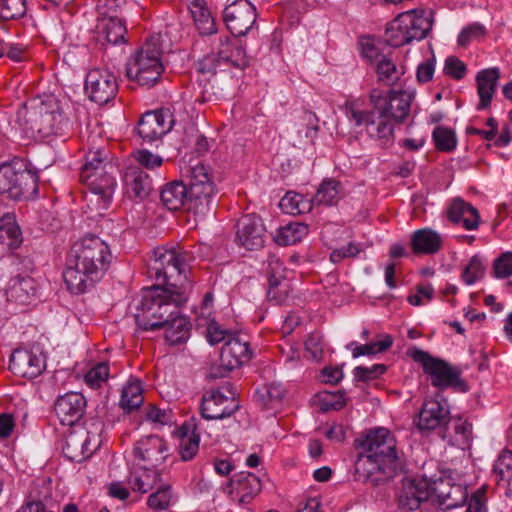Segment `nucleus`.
Wrapping results in <instances>:
<instances>
[{
	"label": "nucleus",
	"mask_w": 512,
	"mask_h": 512,
	"mask_svg": "<svg viewBox=\"0 0 512 512\" xmlns=\"http://www.w3.org/2000/svg\"><path fill=\"white\" fill-rule=\"evenodd\" d=\"M431 497L430 480L427 478H405L397 493V505L402 512H411Z\"/></svg>",
	"instance_id": "obj_17"
},
{
	"label": "nucleus",
	"mask_w": 512,
	"mask_h": 512,
	"mask_svg": "<svg viewBox=\"0 0 512 512\" xmlns=\"http://www.w3.org/2000/svg\"><path fill=\"white\" fill-rule=\"evenodd\" d=\"M233 334L234 333L224 329L215 320H211L207 325L206 338L211 345L218 344L222 341L226 342V340H228Z\"/></svg>",
	"instance_id": "obj_57"
},
{
	"label": "nucleus",
	"mask_w": 512,
	"mask_h": 512,
	"mask_svg": "<svg viewBox=\"0 0 512 512\" xmlns=\"http://www.w3.org/2000/svg\"><path fill=\"white\" fill-rule=\"evenodd\" d=\"M485 271V265L478 255L471 257L468 265L464 268L462 279L467 285L474 284L477 280L482 278Z\"/></svg>",
	"instance_id": "obj_53"
},
{
	"label": "nucleus",
	"mask_w": 512,
	"mask_h": 512,
	"mask_svg": "<svg viewBox=\"0 0 512 512\" xmlns=\"http://www.w3.org/2000/svg\"><path fill=\"white\" fill-rule=\"evenodd\" d=\"M1 55H5L14 62H23L28 59L27 47L18 43H6L1 46Z\"/></svg>",
	"instance_id": "obj_59"
},
{
	"label": "nucleus",
	"mask_w": 512,
	"mask_h": 512,
	"mask_svg": "<svg viewBox=\"0 0 512 512\" xmlns=\"http://www.w3.org/2000/svg\"><path fill=\"white\" fill-rule=\"evenodd\" d=\"M363 55L371 63H375L378 81L388 86H393L400 82L404 75V70L402 67H397L388 55L381 54L374 45L369 44L363 48Z\"/></svg>",
	"instance_id": "obj_24"
},
{
	"label": "nucleus",
	"mask_w": 512,
	"mask_h": 512,
	"mask_svg": "<svg viewBox=\"0 0 512 512\" xmlns=\"http://www.w3.org/2000/svg\"><path fill=\"white\" fill-rule=\"evenodd\" d=\"M117 168L109 160L108 151L98 148L89 150L81 168L80 179L90 190L98 210H105L112 201L116 186Z\"/></svg>",
	"instance_id": "obj_4"
},
{
	"label": "nucleus",
	"mask_w": 512,
	"mask_h": 512,
	"mask_svg": "<svg viewBox=\"0 0 512 512\" xmlns=\"http://www.w3.org/2000/svg\"><path fill=\"white\" fill-rule=\"evenodd\" d=\"M363 251L364 247L362 244L349 242L346 246L334 249L330 254V261L337 264L344 259L355 258Z\"/></svg>",
	"instance_id": "obj_54"
},
{
	"label": "nucleus",
	"mask_w": 512,
	"mask_h": 512,
	"mask_svg": "<svg viewBox=\"0 0 512 512\" xmlns=\"http://www.w3.org/2000/svg\"><path fill=\"white\" fill-rule=\"evenodd\" d=\"M239 407L232 386L227 384L204 393L200 412L206 420H220L233 415Z\"/></svg>",
	"instance_id": "obj_14"
},
{
	"label": "nucleus",
	"mask_w": 512,
	"mask_h": 512,
	"mask_svg": "<svg viewBox=\"0 0 512 512\" xmlns=\"http://www.w3.org/2000/svg\"><path fill=\"white\" fill-rule=\"evenodd\" d=\"M433 20L424 11L410 10L399 14L385 31V41L392 47L424 39L431 31Z\"/></svg>",
	"instance_id": "obj_7"
},
{
	"label": "nucleus",
	"mask_w": 512,
	"mask_h": 512,
	"mask_svg": "<svg viewBox=\"0 0 512 512\" xmlns=\"http://www.w3.org/2000/svg\"><path fill=\"white\" fill-rule=\"evenodd\" d=\"M199 450V437L196 435L183 437L179 446L180 457L183 461L191 460Z\"/></svg>",
	"instance_id": "obj_60"
},
{
	"label": "nucleus",
	"mask_w": 512,
	"mask_h": 512,
	"mask_svg": "<svg viewBox=\"0 0 512 512\" xmlns=\"http://www.w3.org/2000/svg\"><path fill=\"white\" fill-rule=\"evenodd\" d=\"M38 191V175L22 162L0 165V193L14 200L28 199Z\"/></svg>",
	"instance_id": "obj_9"
},
{
	"label": "nucleus",
	"mask_w": 512,
	"mask_h": 512,
	"mask_svg": "<svg viewBox=\"0 0 512 512\" xmlns=\"http://www.w3.org/2000/svg\"><path fill=\"white\" fill-rule=\"evenodd\" d=\"M345 405V396L341 391L324 392L321 395V408L324 411L339 410Z\"/></svg>",
	"instance_id": "obj_61"
},
{
	"label": "nucleus",
	"mask_w": 512,
	"mask_h": 512,
	"mask_svg": "<svg viewBox=\"0 0 512 512\" xmlns=\"http://www.w3.org/2000/svg\"><path fill=\"white\" fill-rule=\"evenodd\" d=\"M432 136L438 150L449 152L455 149L456 138L452 130L444 127H436Z\"/></svg>",
	"instance_id": "obj_52"
},
{
	"label": "nucleus",
	"mask_w": 512,
	"mask_h": 512,
	"mask_svg": "<svg viewBox=\"0 0 512 512\" xmlns=\"http://www.w3.org/2000/svg\"><path fill=\"white\" fill-rule=\"evenodd\" d=\"M308 225L300 222L289 223L279 229L276 242L279 245L289 246L300 242L308 234Z\"/></svg>",
	"instance_id": "obj_44"
},
{
	"label": "nucleus",
	"mask_w": 512,
	"mask_h": 512,
	"mask_svg": "<svg viewBox=\"0 0 512 512\" xmlns=\"http://www.w3.org/2000/svg\"><path fill=\"white\" fill-rule=\"evenodd\" d=\"M123 181L127 195L141 200L148 196L152 188L149 175L136 167L126 170Z\"/></svg>",
	"instance_id": "obj_33"
},
{
	"label": "nucleus",
	"mask_w": 512,
	"mask_h": 512,
	"mask_svg": "<svg viewBox=\"0 0 512 512\" xmlns=\"http://www.w3.org/2000/svg\"><path fill=\"white\" fill-rule=\"evenodd\" d=\"M174 119L169 109L149 111L138 122L137 134L147 143L161 139L173 127Z\"/></svg>",
	"instance_id": "obj_18"
},
{
	"label": "nucleus",
	"mask_w": 512,
	"mask_h": 512,
	"mask_svg": "<svg viewBox=\"0 0 512 512\" xmlns=\"http://www.w3.org/2000/svg\"><path fill=\"white\" fill-rule=\"evenodd\" d=\"M266 228L262 219L255 214L242 216L236 224V243L246 250H257L263 247Z\"/></svg>",
	"instance_id": "obj_19"
},
{
	"label": "nucleus",
	"mask_w": 512,
	"mask_h": 512,
	"mask_svg": "<svg viewBox=\"0 0 512 512\" xmlns=\"http://www.w3.org/2000/svg\"><path fill=\"white\" fill-rule=\"evenodd\" d=\"M269 266L271 267V272L267 297L269 300H274L276 303H282L286 300L289 293V284L279 273L280 270H283V263L280 259L273 256L269 260Z\"/></svg>",
	"instance_id": "obj_35"
},
{
	"label": "nucleus",
	"mask_w": 512,
	"mask_h": 512,
	"mask_svg": "<svg viewBox=\"0 0 512 512\" xmlns=\"http://www.w3.org/2000/svg\"><path fill=\"white\" fill-rule=\"evenodd\" d=\"M345 109L348 119L353 121L356 126L365 125L371 138L380 141L382 145L393 141L394 120L377 114L374 109L372 111L359 110L353 103H347Z\"/></svg>",
	"instance_id": "obj_12"
},
{
	"label": "nucleus",
	"mask_w": 512,
	"mask_h": 512,
	"mask_svg": "<svg viewBox=\"0 0 512 512\" xmlns=\"http://www.w3.org/2000/svg\"><path fill=\"white\" fill-rule=\"evenodd\" d=\"M340 188L341 185L338 181L324 180L311 200L312 205L332 206L337 204L340 199Z\"/></svg>",
	"instance_id": "obj_43"
},
{
	"label": "nucleus",
	"mask_w": 512,
	"mask_h": 512,
	"mask_svg": "<svg viewBox=\"0 0 512 512\" xmlns=\"http://www.w3.org/2000/svg\"><path fill=\"white\" fill-rule=\"evenodd\" d=\"M445 426L442 438L447 440L450 445L462 450L470 446L472 440L471 423L462 418H453L448 419V423Z\"/></svg>",
	"instance_id": "obj_30"
},
{
	"label": "nucleus",
	"mask_w": 512,
	"mask_h": 512,
	"mask_svg": "<svg viewBox=\"0 0 512 512\" xmlns=\"http://www.w3.org/2000/svg\"><path fill=\"white\" fill-rule=\"evenodd\" d=\"M188 8L195 28L201 36H210L217 32L215 19L205 0H188Z\"/></svg>",
	"instance_id": "obj_31"
},
{
	"label": "nucleus",
	"mask_w": 512,
	"mask_h": 512,
	"mask_svg": "<svg viewBox=\"0 0 512 512\" xmlns=\"http://www.w3.org/2000/svg\"><path fill=\"white\" fill-rule=\"evenodd\" d=\"M499 78L500 70L497 67L483 69L477 73V93L480 98L478 110H485L490 106Z\"/></svg>",
	"instance_id": "obj_29"
},
{
	"label": "nucleus",
	"mask_w": 512,
	"mask_h": 512,
	"mask_svg": "<svg viewBox=\"0 0 512 512\" xmlns=\"http://www.w3.org/2000/svg\"><path fill=\"white\" fill-rule=\"evenodd\" d=\"M493 275L498 279L512 276V252L502 253L494 260Z\"/></svg>",
	"instance_id": "obj_55"
},
{
	"label": "nucleus",
	"mask_w": 512,
	"mask_h": 512,
	"mask_svg": "<svg viewBox=\"0 0 512 512\" xmlns=\"http://www.w3.org/2000/svg\"><path fill=\"white\" fill-rule=\"evenodd\" d=\"M486 487L477 489L470 497L466 512H487Z\"/></svg>",
	"instance_id": "obj_63"
},
{
	"label": "nucleus",
	"mask_w": 512,
	"mask_h": 512,
	"mask_svg": "<svg viewBox=\"0 0 512 512\" xmlns=\"http://www.w3.org/2000/svg\"><path fill=\"white\" fill-rule=\"evenodd\" d=\"M86 399L81 393L69 392L59 396L54 404L55 413L62 425L73 426L83 416Z\"/></svg>",
	"instance_id": "obj_25"
},
{
	"label": "nucleus",
	"mask_w": 512,
	"mask_h": 512,
	"mask_svg": "<svg viewBox=\"0 0 512 512\" xmlns=\"http://www.w3.org/2000/svg\"><path fill=\"white\" fill-rule=\"evenodd\" d=\"M214 50L224 64H231L240 69L248 65L246 52L235 38H231L228 35L220 36Z\"/></svg>",
	"instance_id": "obj_28"
},
{
	"label": "nucleus",
	"mask_w": 512,
	"mask_h": 512,
	"mask_svg": "<svg viewBox=\"0 0 512 512\" xmlns=\"http://www.w3.org/2000/svg\"><path fill=\"white\" fill-rule=\"evenodd\" d=\"M85 91L91 101L99 105L107 104L118 92L116 76L107 69H91L86 75Z\"/></svg>",
	"instance_id": "obj_16"
},
{
	"label": "nucleus",
	"mask_w": 512,
	"mask_h": 512,
	"mask_svg": "<svg viewBox=\"0 0 512 512\" xmlns=\"http://www.w3.org/2000/svg\"><path fill=\"white\" fill-rule=\"evenodd\" d=\"M285 389L281 383H269L257 389V401L267 410H274L280 407L285 397Z\"/></svg>",
	"instance_id": "obj_41"
},
{
	"label": "nucleus",
	"mask_w": 512,
	"mask_h": 512,
	"mask_svg": "<svg viewBox=\"0 0 512 512\" xmlns=\"http://www.w3.org/2000/svg\"><path fill=\"white\" fill-rule=\"evenodd\" d=\"M127 29L120 18L106 19L99 31L98 41L110 45L126 44Z\"/></svg>",
	"instance_id": "obj_40"
},
{
	"label": "nucleus",
	"mask_w": 512,
	"mask_h": 512,
	"mask_svg": "<svg viewBox=\"0 0 512 512\" xmlns=\"http://www.w3.org/2000/svg\"><path fill=\"white\" fill-rule=\"evenodd\" d=\"M187 195V211L196 216L204 217L215 207L216 187L204 165L192 168Z\"/></svg>",
	"instance_id": "obj_10"
},
{
	"label": "nucleus",
	"mask_w": 512,
	"mask_h": 512,
	"mask_svg": "<svg viewBox=\"0 0 512 512\" xmlns=\"http://www.w3.org/2000/svg\"><path fill=\"white\" fill-rule=\"evenodd\" d=\"M497 481L509 483L512 480V451L503 450L493 466Z\"/></svg>",
	"instance_id": "obj_48"
},
{
	"label": "nucleus",
	"mask_w": 512,
	"mask_h": 512,
	"mask_svg": "<svg viewBox=\"0 0 512 512\" xmlns=\"http://www.w3.org/2000/svg\"><path fill=\"white\" fill-rule=\"evenodd\" d=\"M144 401L143 386L137 379H132L123 387L120 399V406L123 410L130 412L142 405Z\"/></svg>",
	"instance_id": "obj_42"
},
{
	"label": "nucleus",
	"mask_w": 512,
	"mask_h": 512,
	"mask_svg": "<svg viewBox=\"0 0 512 512\" xmlns=\"http://www.w3.org/2000/svg\"><path fill=\"white\" fill-rule=\"evenodd\" d=\"M8 296L15 301L25 304L29 302L30 296L35 294L30 278H18L12 280L7 292Z\"/></svg>",
	"instance_id": "obj_46"
},
{
	"label": "nucleus",
	"mask_w": 512,
	"mask_h": 512,
	"mask_svg": "<svg viewBox=\"0 0 512 512\" xmlns=\"http://www.w3.org/2000/svg\"><path fill=\"white\" fill-rule=\"evenodd\" d=\"M448 419L449 410L444 404L435 399H427L418 413L415 424L420 431L429 432L446 425Z\"/></svg>",
	"instance_id": "obj_26"
},
{
	"label": "nucleus",
	"mask_w": 512,
	"mask_h": 512,
	"mask_svg": "<svg viewBox=\"0 0 512 512\" xmlns=\"http://www.w3.org/2000/svg\"><path fill=\"white\" fill-rule=\"evenodd\" d=\"M46 367L45 357L40 351L16 349L10 358L9 368L23 378L33 379Z\"/></svg>",
	"instance_id": "obj_20"
},
{
	"label": "nucleus",
	"mask_w": 512,
	"mask_h": 512,
	"mask_svg": "<svg viewBox=\"0 0 512 512\" xmlns=\"http://www.w3.org/2000/svg\"><path fill=\"white\" fill-rule=\"evenodd\" d=\"M188 185L182 181H173L165 185L161 191L163 205L171 211L187 210Z\"/></svg>",
	"instance_id": "obj_36"
},
{
	"label": "nucleus",
	"mask_w": 512,
	"mask_h": 512,
	"mask_svg": "<svg viewBox=\"0 0 512 512\" xmlns=\"http://www.w3.org/2000/svg\"><path fill=\"white\" fill-rule=\"evenodd\" d=\"M152 468L144 465L131 471L128 483L133 491L147 493L162 483L160 472Z\"/></svg>",
	"instance_id": "obj_37"
},
{
	"label": "nucleus",
	"mask_w": 512,
	"mask_h": 512,
	"mask_svg": "<svg viewBox=\"0 0 512 512\" xmlns=\"http://www.w3.org/2000/svg\"><path fill=\"white\" fill-rule=\"evenodd\" d=\"M431 497L435 496L441 506L450 510L462 506L467 502V488L455 484L450 478H438L430 481Z\"/></svg>",
	"instance_id": "obj_21"
},
{
	"label": "nucleus",
	"mask_w": 512,
	"mask_h": 512,
	"mask_svg": "<svg viewBox=\"0 0 512 512\" xmlns=\"http://www.w3.org/2000/svg\"><path fill=\"white\" fill-rule=\"evenodd\" d=\"M448 219L455 224H462L466 230H476L480 224L478 210L462 198H455L447 209Z\"/></svg>",
	"instance_id": "obj_27"
},
{
	"label": "nucleus",
	"mask_w": 512,
	"mask_h": 512,
	"mask_svg": "<svg viewBox=\"0 0 512 512\" xmlns=\"http://www.w3.org/2000/svg\"><path fill=\"white\" fill-rule=\"evenodd\" d=\"M165 330V338L171 345H178L186 342L190 337L191 323L187 317L178 313L169 318Z\"/></svg>",
	"instance_id": "obj_39"
},
{
	"label": "nucleus",
	"mask_w": 512,
	"mask_h": 512,
	"mask_svg": "<svg viewBox=\"0 0 512 512\" xmlns=\"http://www.w3.org/2000/svg\"><path fill=\"white\" fill-rule=\"evenodd\" d=\"M442 243L441 235L429 228L419 229L411 236V247L415 254H435L441 250Z\"/></svg>",
	"instance_id": "obj_34"
},
{
	"label": "nucleus",
	"mask_w": 512,
	"mask_h": 512,
	"mask_svg": "<svg viewBox=\"0 0 512 512\" xmlns=\"http://www.w3.org/2000/svg\"><path fill=\"white\" fill-rule=\"evenodd\" d=\"M136 459L150 467L161 465L168 457V446L165 440L156 435L142 437L134 446Z\"/></svg>",
	"instance_id": "obj_22"
},
{
	"label": "nucleus",
	"mask_w": 512,
	"mask_h": 512,
	"mask_svg": "<svg viewBox=\"0 0 512 512\" xmlns=\"http://www.w3.org/2000/svg\"><path fill=\"white\" fill-rule=\"evenodd\" d=\"M26 0H0V18L15 20L26 14Z\"/></svg>",
	"instance_id": "obj_47"
},
{
	"label": "nucleus",
	"mask_w": 512,
	"mask_h": 512,
	"mask_svg": "<svg viewBox=\"0 0 512 512\" xmlns=\"http://www.w3.org/2000/svg\"><path fill=\"white\" fill-rule=\"evenodd\" d=\"M23 241L20 226L14 214L6 213L0 218V244L4 249L14 250Z\"/></svg>",
	"instance_id": "obj_38"
},
{
	"label": "nucleus",
	"mask_w": 512,
	"mask_h": 512,
	"mask_svg": "<svg viewBox=\"0 0 512 512\" xmlns=\"http://www.w3.org/2000/svg\"><path fill=\"white\" fill-rule=\"evenodd\" d=\"M359 446L362 451L355 461L356 480L373 486L392 479L402 468L396 453V440L386 428L370 431Z\"/></svg>",
	"instance_id": "obj_3"
},
{
	"label": "nucleus",
	"mask_w": 512,
	"mask_h": 512,
	"mask_svg": "<svg viewBox=\"0 0 512 512\" xmlns=\"http://www.w3.org/2000/svg\"><path fill=\"white\" fill-rule=\"evenodd\" d=\"M386 369L384 364H375L371 367L358 366L354 369V376L358 381H368L382 375Z\"/></svg>",
	"instance_id": "obj_64"
},
{
	"label": "nucleus",
	"mask_w": 512,
	"mask_h": 512,
	"mask_svg": "<svg viewBox=\"0 0 512 512\" xmlns=\"http://www.w3.org/2000/svg\"><path fill=\"white\" fill-rule=\"evenodd\" d=\"M415 362L421 364L423 371L430 377L432 386L445 389L452 387L460 391H466V383L461 379L462 370L458 367L450 365L443 359L431 356L416 347L407 350Z\"/></svg>",
	"instance_id": "obj_8"
},
{
	"label": "nucleus",
	"mask_w": 512,
	"mask_h": 512,
	"mask_svg": "<svg viewBox=\"0 0 512 512\" xmlns=\"http://www.w3.org/2000/svg\"><path fill=\"white\" fill-rule=\"evenodd\" d=\"M414 93L408 90H389L384 91L373 88L369 94V100L374 108V112L379 115H385L395 122H403L410 113L411 102Z\"/></svg>",
	"instance_id": "obj_11"
},
{
	"label": "nucleus",
	"mask_w": 512,
	"mask_h": 512,
	"mask_svg": "<svg viewBox=\"0 0 512 512\" xmlns=\"http://www.w3.org/2000/svg\"><path fill=\"white\" fill-rule=\"evenodd\" d=\"M467 67L463 61L456 56H449L445 60L444 73L455 80H461L465 77Z\"/></svg>",
	"instance_id": "obj_58"
},
{
	"label": "nucleus",
	"mask_w": 512,
	"mask_h": 512,
	"mask_svg": "<svg viewBox=\"0 0 512 512\" xmlns=\"http://www.w3.org/2000/svg\"><path fill=\"white\" fill-rule=\"evenodd\" d=\"M153 254L149 274L163 286L143 291L135 314L136 324L142 330L163 328L169 318L178 313V308L187 302L189 283L185 272L194 260L193 253L181 246L158 247Z\"/></svg>",
	"instance_id": "obj_1"
},
{
	"label": "nucleus",
	"mask_w": 512,
	"mask_h": 512,
	"mask_svg": "<svg viewBox=\"0 0 512 512\" xmlns=\"http://www.w3.org/2000/svg\"><path fill=\"white\" fill-rule=\"evenodd\" d=\"M223 19L227 29L235 36H245L256 24L255 6L248 0H235L225 7Z\"/></svg>",
	"instance_id": "obj_15"
},
{
	"label": "nucleus",
	"mask_w": 512,
	"mask_h": 512,
	"mask_svg": "<svg viewBox=\"0 0 512 512\" xmlns=\"http://www.w3.org/2000/svg\"><path fill=\"white\" fill-rule=\"evenodd\" d=\"M110 375L109 365L107 362H100L93 366L84 377L85 383L93 388L97 389L105 383Z\"/></svg>",
	"instance_id": "obj_50"
},
{
	"label": "nucleus",
	"mask_w": 512,
	"mask_h": 512,
	"mask_svg": "<svg viewBox=\"0 0 512 512\" xmlns=\"http://www.w3.org/2000/svg\"><path fill=\"white\" fill-rule=\"evenodd\" d=\"M156 492L148 497V506L156 511L165 510L168 508L171 499L170 485L161 483L156 487Z\"/></svg>",
	"instance_id": "obj_51"
},
{
	"label": "nucleus",
	"mask_w": 512,
	"mask_h": 512,
	"mask_svg": "<svg viewBox=\"0 0 512 512\" xmlns=\"http://www.w3.org/2000/svg\"><path fill=\"white\" fill-rule=\"evenodd\" d=\"M223 61L220 59L218 54L213 51L207 55H205L202 59L198 60L196 63V69L201 74H215L217 68L220 67Z\"/></svg>",
	"instance_id": "obj_56"
},
{
	"label": "nucleus",
	"mask_w": 512,
	"mask_h": 512,
	"mask_svg": "<svg viewBox=\"0 0 512 512\" xmlns=\"http://www.w3.org/2000/svg\"><path fill=\"white\" fill-rule=\"evenodd\" d=\"M102 431L103 423L95 420L87 424L84 430L71 433L63 448L65 455L77 462L90 457L101 445Z\"/></svg>",
	"instance_id": "obj_13"
},
{
	"label": "nucleus",
	"mask_w": 512,
	"mask_h": 512,
	"mask_svg": "<svg viewBox=\"0 0 512 512\" xmlns=\"http://www.w3.org/2000/svg\"><path fill=\"white\" fill-rule=\"evenodd\" d=\"M111 261L109 245L96 235H85L72 245L67 257L63 278L68 290L82 294L93 288Z\"/></svg>",
	"instance_id": "obj_2"
},
{
	"label": "nucleus",
	"mask_w": 512,
	"mask_h": 512,
	"mask_svg": "<svg viewBox=\"0 0 512 512\" xmlns=\"http://www.w3.org/2000/svg\"><path fill=\"white\" fill-rule=\"evenodd\" d=\"M252 357L249 342L242 334L234 333L226 340L220 354L222 366L231 371L245 363Z\"/></svg>",
	"instance_id": "obj_23"
},
{
	"label": "nucleus",
	"mask_w": 512,
	"mask_h": 512,
	"mask_svg": "<svg viewBox=\"0 0 512 512\" xmlns=\"http://www.w3.org/2000/svg\"><path fill=\"white\" fill-rule=\"evenodd\" d=\"M162 53L161 35H151L131 56L127 63L126 76L140 86L154 87L165 70L161 59Z\"/></svg>",
	"instance_id": "obj_5"
},
{
	"label": "nucleus",
	"mask_w": 512,
	"mask_h": 512,
	"mask_svg": "<svg viewBox=\"0 0 512 512\" xmlns=\"http://www.w3.org/2000/svg\"><path fill=\"white\" fill-rule=\"evenodd\" d=\"M231 487V493H235L242 503H249L262 489L260 479L250 472L237 474L231 480Z\"/></svg>",
	"instance_id": "obj_32"
},
{
	"label": "nucleus",
	"mask_w": 512,
	"mask_h": 512,
	"mask_svg": "<svg viewBox=\"0 0 512 512\" xmlns=\"http://www.w3.org/2000/svg\"><path fill=\"white\" fill-rule=\"evenodd\" d=\"M280 207L288 214H303L312 209V201L302 194L289 191L281 199Z\"/></svg>",
	"instance_id": "obj_45"
},
{
	"label": "nucleus",
	"mask_w": 512,
	"mask_h": 512,
	"mask_svg": "<svg viewBox=\"0 0 512 512\" xmlns=\"http://www.w3.org/2000/svg\"><path fill=\"white\" fill-rule=\"evenodd\" d=\"M393 345V338L385 335L382 340L356 346L353 351V357L357 358L363 355H375L388 350Z\"/></svg>",
	"instance_id": "obj_49"
},
{
	"label": "nucleus",
	"mask_w": 512,
	"mask_h": 512,
	"mask_svg": "<svg viewBox=\"0 0 512 512\" xmlns=\"http://www.w3.org/2000/svg\"><path fill=\"white\" fill-rule=\"evenodd\" d=\"M24 118L28 129L42 137L61 135L68 126L60 102L53 95L33 100L30 107L25 109Z\"/></svg>",
	"instance_id": "obj_6"
},
{
	"label": "nucleus",
	"mask_w": 512,
	"mask_h": 512,
	"mask_svg": "<svg viewBox=\"0 0 512 512\" xmlns=\"http://www.w3.org/2000/svg\"><path fill=\"white\" fill-rule=\"evenodd\" d=\"M486 29L485 27L480 23H473L460 32L458 35V44L460 46H466L470 43V41L474 38L481 37L485 35Z\"/></svg>",
	"instance_id": "obj_62"
}]
</instances>
